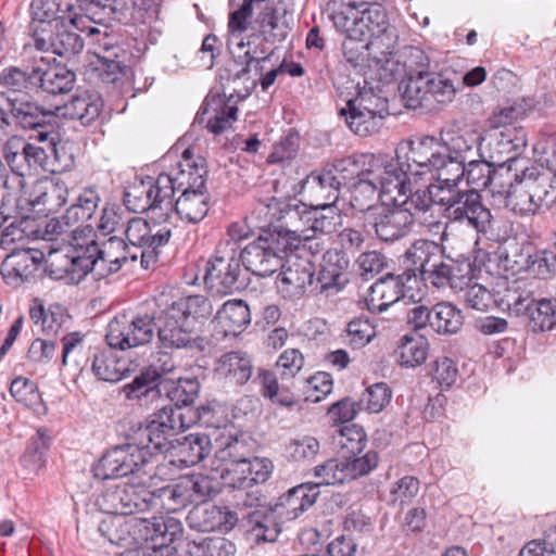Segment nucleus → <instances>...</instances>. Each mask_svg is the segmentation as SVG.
<instances>
[{
	"instance_id": "obj_1",
	"label": "nucleus",
	"mask_w": 556,
	"mask_h": 556,
	"mask_svg": "<svg viewBox=\"0 0 556 556\" xmlns=\"http://www.w3.org/2000/svg\"><path fill=\"white\" fill-rule=\"evenodd\" d=\"M127 241L113 236L101 243L89 241V251L97 256L98 278L117 273L124 265L140 258V265L149 269L157 262L160 249L169 242L172 229L155 220L132 217L125 229Z\"/></svg>"
},
{
	"instance_id": "obj_2",
	"label": "nucleus",
	"mask_w": 556,
	"mask_h": 556,
	"mask_svg": "<svg viewBox=\"0 0 556 556\" xmlns=\"http://www.w3.org/2000/svg\"><path fill=\"white\" fill-rule=\"evenodd\" d=\"M156 333L164 348L203 352L205 340L194 334L198 320L210 317L213 306L204 295H189L157 304Z\"/></svg>"
},
{
	"instance_id": "obj_3",
	"label": "nucleus",
	"mask_w": 556,
	"mask_h": 556,
	"mask_svg": "<svg viewBox=\"0 0 556 556\" xmlns=\"http://www.w3.org/2000/svg\"><path fill=\"white\" fill-rule=\"evenodd\" d=\"M403 264L425 285L437 289L463 290L472 278L473 269L467 260L446 257L443 247L427 239L416 240L405 252Z\"/></svg>"
},
{
	"instance_id": "obj_4",
	"label": "nucleus",
	"mask_w": 556,
	"mask_h": 556,
	"mask_svg": "<svg viewBox=\"0 0 556 556\" xmlns=\"http://www.w3.org/2000/svg\"><path fill=\"white\" fill-rule=\"evenodd\" d=\"M329 18L337 29L352 39L369 40L368 46L381 49L382 54H391L397 41L394 27L389 23L386 10L378 4L359 10L345 0H329L327 3Z\"/></svg>"
},
{
	"instance_id": "obj_5",
	"label": "nucleus",
	"mask_w": 556,
	"mask_h": 556,
	"mask_svg": "<svg viewBox=\"0 0 556 556\" xmlns=\"http://www.w3.org/2000/svg\"><path fill=\"white\" fill-rule=\"evenodd\" d=\"M36 64L24 67L8 66L0 72V112L10 114L13 124L18 127L39 125V121L50 117L46 110L30 96L36 91Z\"/></svg>"
},
{
	"instance_id": "obj_6",
	"label": "nucleus",
	"mask_w": 556,
	"mask_h": 556,
	"mask_svg": "<svg viewBox=\"0 0 556 556\" xmlns=\"http://www.w3.org/2000/svg\"><path fill=\"white\" fill-rule=\"evenodd\" d=\"M509 182H503L493 192L505 195V204L515 214L530 216L548 210L556 202V187L539 166L516 167L508 174Z\"/></svg>"
},
{
	"instance_id": "obj_7",
	"label": "nucleus",
	"mask_w": 556,
	"mask_h": 556,
	"mask_svg": "<svg viewBox=\"0 0 556 556\" xmlns=\"http://www.w3.org/2000/svg\"><path fill=\"white\" fill-rule=\"evenodd\" d=\"M279 212L278 220H283L285 228L295 231L299 236L300 247L318 235H329L337 230L342 223V216L336 203L323 202L307 205L302 202H276L261 204L260 212Z\"/></svg>"
},
{
	"instance_id": "obj_8",
	"label": "nucleus",
	"mask_w": 556,
	"mask_h": 556,
	"mask_svg": "<svg viewBox=\"0 0 556 556\" xmlns=\"http://www.w3.org/2000/svg\"><path fill=\"white\" fill-rule=\"evenodd\" d=\"M300 249L299 236L283 225L263 230L243 249L239 245L241 262L255 276H270L285 268L288 253Z\"/></svg>"
},
{
	"instance_id": "obj_9",
	"label": "nucleus",
	"mask_w": 556,
	"mask_h": 556,
	"mask_svg": "<svg viewBox=\"0 0 556 556\" xmlns=\"http://www.w3.org/2000/svg\"><path fill=\"white\" fill-rule=\"evenodd\" d=\"M501 302L510 314L525 317L532 332L548 331L556 326V299H536L534 283L528 279L509 282Z\"/></svg>"
},
{
	"instance_id": "obj_10",
	"label": "nucleus",
	"mask_w": 556,
	"mask_h": 556,
	"mask_svg": "<svg viewBox=\"0 0 556 556\" xmlns=\"http://www.w3.org/2000/svg\"><path fill=\"white\" fill-rule=\"evenodd\" d=\"M339 114L355 135L365 137L377 132L382 126V121L389 115L388 100L371 87H364L346 101Z\"/></svg>"
},
{
	"instance_id": "obj_11",
	"label": "nucleus",
	"mask_w": 556,
	"mask_h": 556,
	"mask_svg": "<svg viewBox=\"0 0 556 556\" xmlns=\"http://www.w3.org/2000/svg\"><path fill=\"white\" fill-rule=\"evenodd\" d=\"M239 244L220 241L206 263L204 282L212 294L228 295L242 288Z\"/></svg>"
},
{
	"instance_id": "obj_12",
	"label": "nucleus",
	"mask_w": 556,
	"mask_h": 556,
	"mask_svg": "<svg viewBox=\"0 0 556 556\" xmlns=\"http://www.w3.org/2000/svg\"><path fill=\"white\" fill-rule=\"evenodd\" d=\"M440 206L444 216L457 223H466L478 232H486L490 228L492 215L482 203V197L475 189L455 188L438 192Z\"/></svg>"
},
{
	"instance_id": "obj_13",
	"label": "nucleus",
	"mask_w": 556,
	"mask_h": 556,
	"mask_svg": "<svg viewBox=\"0 0 556 556\" xmlns=\"http://www.w3.org/2000/svg\"><path fill=\"white\" fill-rule=\"evenodd\" d=\"M156 329V313L115 316L108 325L105 340L109 346L129 350L152 341Z\"/></svg>"
},
{
	"instance_id": "obj_14",
	"label": "nucleus",
	"mask_w": 556,
	"mask_h": 556,
	"mask_svg": "<svg viewBox=\"0 0 556 556\" xmlns=\"http://www.w3.org/2000/svg\"><path fill=\"white\" fill-rule=\"evenodd\" d=\"M361 224L367 233L374 232L379 240L395 242L410 232L414 213L399 204H381L367 212Z\"/></svg>"
},
{
	"instance_id": "obj_15",
	"label": "nucleus",
	"mask_w": 556,
	"mask_h": 556,
	"mask_svg": "<svg viewBox=\"0 0 556 556\" xmlns=\"http://www.w3.org/2000/svg\"><path fill=\"white\" fill-rule=\"evenodd\" d=\"M235 495L241 519L257 542H274L278 536V529L274 522L273 513L263 505V495L260 489L240 490Z\"/></svg>"
},
{
	"instance_id": "obj_16",
	"label": "nucleus",
	"mask_w": 556,
	"mask_h": 556,
	"mask_svg": "<svg viewBox=\"0 0 556 556\" xmlns=\"http://www.w3.org/2000/svg\"><path fill=\"white\" fill-rule=\"evenodd\" d=\"M172 180L166 173H161L155 179L149 177L140 185L130 187L124 193V204L135 213L161 210L166 213L173 208Z\"/></svg>"
},
{
	"instance_id": "obj_17",
	"label": "nucleus",
	"mask_w": 556,
	"mask_h": 556,
	"mask_svg": "<svg viewBox=\"0 0 556 556\" xmlns=\"http://www.w3.org/2000/svg\"><path fill=\"white\" fill-rule=\"evenodd\" d=\"M45 271L53 279H64L67 282L78 283L88 273L98 277L97 256L89 251V242L80 244L74 254L52 251L45 262Z\"/></svg>"
},
{
	"instance_id": "obj_18",
	"label": "nucleus",
	"mask_w": 556,
	"mask_h": 556,
	"mask_svg": "<svg viewBox=\"0 0 556 556\" xmlns=\"http://www.w3.org/2000/svg\"><path fill=\"white\" fill-rule=\"evenodd\" d=\"M456 89L453 83L444 78L439 71H432L426 76H420L410 83H405L403 99L406 106L417 109L430 106L433 102L446 104L453 101Z\"/></svg>"
},
{
	"instance_id": "obj_19",
	"label": "nucleus",
	"mask_w": 556,
	"mask_h": 556,
	"mask_svg": "<svg viewBox=\"0 0 556 556\" xmlns=\"http://www.w3.org/2000/svg\"><path fill=\"white\" fill-rule=\"evenodd\" d=\"M100 194L96 187L84 188L76 201L65 211L60 219L53 225V231L59 233L71 232L76 240L78 235H90L93 232V225L90 224L96 214ZM52 226L49 224L48 227Z\"/></svg>"
},
{
	"instance_id": "obj_20",
	"label": "nucleus",
	"mask_w": 556,
	"mask_h": 556,
	"mask_svg": "<svg viewBox=\"0 0 556 556\" xmlns=\"http://www.w3.org/2000/svg\"><path fill=\"white\" fill-rule=\"evenodd\" d=\"M106 513L113 515H132L155 509V492L146 488L122 483L108 489L102 494Z\"/></svg>"
},
{
	"instance_id": "obj_21",
	"label": "nucleus",
	"mask_w": 556,
	"mask_h": 556,
	"mask_svg": "<svg viewBox=\"0 0 556 556\" xmlns=\"http://www.w3.org/2000/svg\"><path fill=\"white\" fill-rule=\"evenodd\" d=\"M77 22L65 24L56 23L51 28L36 26L33 31L34 46L40 51H51L63 58L78 54L84 48V40L76 31Z\"/></svg>"
},
{
	"instance_id": "obj_22",
	"label": "nucleus",
	"mask_w": 556,
	"mask_h": 556,
	"mask_svg": "<svg viewBox=\"0 0 556 556\" xmlns=\"http://www.w3.org/2000/svg\"><path fill=\"white\" fill-rule=\"evenodd\" d=\"M415 274L407 266L399 275L387 274L377 280L369 289L366 304L370 312L380 313L396 303L405 295L407 290L416 287Z\"/></svg>"
},
{
	"instance_id": "obj_23",
	"label": "nucleus",
	"mask_w": 556,
	"mask_h": 556,
	"mask_svg": "<svg viewBox=\"0 0 556 556\" xmlns=\"http://www.w3.org/2000/svg\"><path fill=\"white\" fill-rule=\"evenodd\" d=\"M238 106L226 94L207 96L195 116V122L213 135H222L237 121Z\"/></svg>"
},
{
	"instance_id": "obj_24",
	"label": "nucleus",
	"mask_w": 556,
	"mask_h": 556,
	"mask_svg": "<svg viewBox=\"0 0 556 556\" xmlns=\"http://www.w3.org/2000/svg\"><path fill=\"white\" fill-rule=\"evenodd\" d=\"M440 151L434 137H425L418 141L401 142L395 155L412 176L422 177L431 172L433 160Z\"/></svg>"
},
{
	"instance_id": "obj_25",
	"label": "nucleus",
	"mask_w": 556,
	"mask_h": 556,
	"mask_svg": "<svg viewBox=\"0 0 556 556\" xmlns=\"http://www.w3.org/2000/svg\"><path fill=\"white\" fill-rule=\"evenodd\" d=\"M232 429L227 432L216 434L215 442L218 450L215 452L214 459L212 460V470L225 480L232 472L231 469H237L236 465L245 462L249 458V447L244 440L243 434L238 435L232 433Z\"/></svg>"
},
{
	"instance_id": "obj_26",
	"label": "nucleus",
	"mask_w": 556,
	"mask_h": 556,
	"mask_svg": "<svg viewBox=\"0 0 556 556\" xmlns=\"http://www.w3.org/2000/svg\"><path fill=\"white\" fill-rule=\"evenodd\" d=\"M527 135L523 128L504 127L494 136L491 147L490 159L493 163L503 167L507 165V174L513 173V168L518 167L521 161L519 157L527 148Z\"/></svg>"
},
{
	"instance_id": "obj_27",
	"label": "nucleus",
	"mask_w": 556,
	"mask_h": 556,
	"mask_svg": "<svg viewBox=\"0 0 556 556\" xmlns=\"http://www.w3.org/2000/svg\"><path fill=\"white\" fill-rule=\"evenodd\" d=\"M43 253L38 250H15L7 255L0 274L8 285L17 286L34 278L42 266Z\"/></svg>"
},
{
	"instance_id": "obj_28",
	"label": "nucleus",
	"mask_w": 556,
	"mask_h": 556,
	"mask_svg": "<svg viewBox=\"0 0 556 556\" xmlns=\"http://www.w3.org/2000/svg\"><path fill=\"white\" fill-rule=\"evenodd\" d=\"M206 175L205 160L200 155L194 156L190 148L186 149L177 164V172L167 174L172 180L173 195L176 191L206 190Z\"/></svg>"
},
{
	"instance_id": "obj_29",
	"label": "nucleus",
	"mask_w": 556,
	"mask_h": 556,
	"mask_svg": "<svg viewBox=\"0 0 556 556\" xmlns=\"http://www.w3.org/2000/svg\"><path fill=\"white\" fill-rule=\"evenodd\" d=\"M315 265L309 260L296 258L276 279L278 292L285 299L301 298L314 283Z\"/></svg>"
},
{
	"instance_id": "obj_30",
	"label": "nucleus",
	"mask_w": 556,
	"mask_h": 556,
	"mask_svg": "<svg viewBox=\"0 0 556 556\" xmlns=\"http://www.w3.org/2000/svg\"><path fill=\"white\" fill-rule=\"evenodd\" d=\"M254 23L264 41L282 42L292 29L293 15L286 8L266 2L257 13Z\"/></svg>"
},
{
	"instance_id": "obj_31",
	"label": "nucleus",
	"mask_w": 556,
	"mask_h": 556,
	"mask_svg": "<svg viewBox=\"0 0 556 556\" xmlns=\"http://www.w3.org/2000/svg\"><path fill=\"white\" fill-rule=\"evenodd\" d=\"M161 375L154 367L141 370L131 382L122 388V392L129 401H136L141 406H149L162 399L163 388Z\"/></svg>"
},
{
	"instance_id": "obj_32",
	"label": "nucleus",
	"mask_w": 556,
	"mask_h": 556,
	"mask_svg": "<svg viewBox=\"0 0 556 556\" xmlns=\"http://www.w3.org/2000/svg\"><path fill=\"white\" fill-rule=\"evenodd\" d=\"M189 526L201 532L231 529L239 517L237 513L228 511L226 507L204 503L193 507L187 517Z\"/></svg>"
},
{
	"instance_id": "obj_33",
	"label": "nucleus",
	"mask_w": 556,
	"mask_h": 556,
	"mask_svg": "<svg viewBox=\"0 0 556 556\" xmlns=\"http://www.w3.org/2000/svg\"><path fill=\"white\" fill-rule=\"evenodd\" d=\"M215 374L225 384L229 387H241L251 379L253 363L245 352H227L218 358Z\"/></svg>"
},
{
	"instance_id": "obj_34",
	"label": "nucleus",
	"mask_w": 556,
	"mask_h": 556,
	"mask_svg": "<svg viewBox=\"0 0 556 556\" xmlns=\"http://www.w3.org/2000/svg\"><path fill=\"white\" fill-rule=\"evenodd\" d=\"M236 467L237 469H231L232 472L223 481L226 485L240 490L266 482L274 468L270 459L261 457H249Z\"/></svg>"
},
{
	"instance_id": "obj_35",
	"label": "nucleus",
	"mask_w": 556,
	"mask_h": 556,
	"mask_svg": "<svg viewBox=\"0 0 556 556\" xmlns=\"http://www.w3.org/2000/svg\"><path fill=\"white\" fill-rule=\"evenodd\" d=\"M72 0H33L30 12L36 26L51 28L53 23L68 22L73 25L78 21L77 14H72Z\"/></svg>"
},
{
	"instance_id": "obj_36",
	"label": "nucleus",
	"mask_w": 556,
	"mask_h": 556,
	"mask_svg": "<svg viewBox=\"0 0 556 556\" xmlns=\"http://www.w3.org/2000/svg\"><path fill=\"white\" fill-rule=\"evenodd\" d=\"M213 323L216 333L236 337L250 325V308L243 300L227 301L218 309Z\"/></svg>"
},
{
	"instance_id": "obj_37",
	"label": "nucleus",
	"mask_w": 556,
	"mask_h": 556,
	"mask_svg": "<svg viewBox=\"0 0 556 556\" xmlns=\"http://www.w3.org/2000/svg\"><path fill=\"white\" fill-rule=\"evenodd\" d=\"M56 115L51 111L50 117L39 121V125L31 127H22L27 130H36L37 136L34 138L35 141H28V165L29 176L38 173L39 170L48 172L49 163V139L51 138V127L53 122L56 119Z\"/></svg>"
},
{
	"instance_id": "obj_38",
	"label": "nucleus",
	"mask_w": 556,
	"mask_h": 556,
	"mask_svg": "<svg viewBox=\"0 0 556 556\" xmlns=\"http://www.w3.org/2000/svg\"><path fill=\"white\" fill-rule=\"evenodd\" d=\"M433 162L434 164H432L429 175L433 179L431 185L437 188L434 189V194L445 189L460 187L465 178L466 164L446 155L442 151L434 157Z\"/></svg>"
},
{
	"instance_id": "obj_39",
	"label": "nucleus",
	"mask_w": 556,
	"mask_h": 556,
	"mask_svg": "<svg viewBox=\"0 0 556 556\" xmlns=\"http://www.w3.org/2000/svg\"><path fill=\"white\" fill-rule=\"evenodd\" d=\"M27 148L28 140L20 136H12L7 140L2 149L3 159L14 174L10 176V185L15 188L16 199L23 186V178L29 176Z\"/></svg>"
},
{
	"instance_id": "obj_40",
	"label": "nucleus",
	"mask_w": 556,
	"mask_h": 556,
	"mask_svg": "<svg viewBox=\"0 0 556 556\" xmlns=\"http://www.w3.org/2000/svg\"><path fill=\"white\" fill-rule=\"evenodd\" d=\"M94 477L101 480L138 475L125 444L109 450L93 467Z\"/></svg>"
},
{
	"instance_id": "obj_41",
	"label": "nucleus",
	"mask_w": 556,
	"mask_h": 556,
	"mask_svg": "<svg viewBox=\"0 0 556 556\" xmlns=\"http://www.w3.org/2000/svg\"><path fill=\"white\" fill-rule=\"evenodd\" d=\"M103 110V100L96 91L84 90L74 94L64 105V115L84 126L92 124Z\"/></svg>"
},
{
	"instance_id": "obj_42",
	"label": "nucleus",
	"mask_w": 556,
	"mask_h": 556,
	"mask_svg": "<svg viewBox=\"0 0 556 556\" xmlns=\"http://www.w3.org/2000/svg\"><path fill=\"white\" fill-rule=\"evenodd\" d=\"M318 496V484L302 483L280 495L276 506L285 509L288 519H295L312 507Z\"/></svg>"
},
{
	"instance_id": "obj_43",
	"label": "nucleus",
	"mask_w": 556,
	"mask_h": 556,
	"mask_svg": "<svg viewBox=\"0 0 556 556\" xmlns=\"http://www.w3.org/2000/svg\"><path fill=\"white\" fill-rule=\"evenodd\" d=\"M36 92L66 93L74 87L76 75L65 66L36 64Z\"/></svg>"
},
{
	"instance_id": "obj_44",
	"label": "nucleus",
	"mask_w": 556,
	"mask_h": 556,
	"mask_svg": "<svg viewBox=\"0 0 556 556\" xmlns=\"http://www.w3.org/2000/svg\"><path fill=\"white\" fill-rule=\"evenodd\" d=\"M113 350L109 346V349L97 351L92 355L91 370L99 380L117 382L132 371L127 362L118 358Z\"/></svg>"
},
{
	"instance_id": "obj_45",
	"label": "nucleus",
	"mask_w": 556,
	"mask_h": 556,
	"mask_svg": "<svg viewBox=\"0 0 556 556\" xmlns=\"http://www.w3.org/2000/svg\"><path fill=\"white\" fill-rule=\"evenodd\" d=\"M349 261L344 254L338 250H329L323 256L320 270L317 277V283L320 291H339L344 285L343 271L348 267Z\"/></svg>"
},
{
	"instance_id": "obj_46",
	"label": "nucleus",
	"mask_w": 556,
	"mask_h": 556,
	"mask_svg": "<svg viewBox=\"0 0 556 556\" xmlns=\"http://www.w3.org/2000/svg\"><path fill=\"white\" fill-rule=\"evenodd\" d=\"M483 137L477 130H464L452 135L444 141V151L448 156L462 161L464 164L480 153Z\"/></svg>"
},
{
	"instance_id": "obj_47",
	"label": "nucleus",
	"mask_w": 556,
	"mask_h": 556,
	"mask_svg": "<svg viewBox=\"0 0 556 556\" xmlns=\"http://www.w3.org/2000/svg\"><path fill=\"white\" fill-rule=\"evenodd\" d=\"M173 207L182 220L198 224L210 211V195L206 190H184Z\"/></svg>"
},
{
	"instance_id": "obj_48",
	"label": "nucleus",
	"mask_w": 556,
	"mask_h": 556,
	"mask_svg": "<svg viewBox=\"0 0 556 556\" xmlns=\"http://www.w3.org/2000/svg\"><path fill=\"white\" fill-rule=\"evenodd\" d=\"M178 462L190 467L203 460L212 450L211 435L206 433H190L181 440H177L174 446Z\"/></svg>"
},
{
	"instance_id": "obj_49",
	"label": "nucleus",
	"mask_w": 556,
	"mask_h": 556,
	"mask_svg": "<svg viewBox=\"0 0 556 556\" xmlns=\"http://www.w3.org/2000/svg\"><path fill=\"white\" fill-rule=\"evenodd\" d=\"M351 192L350 204L359 213V222L365 218L367 212L378 208L377 201L380 200V192L376 179L363 176L349 187Z\"/></svg>"
},
{
	"instance_id": "obj_50",
	"label": "nucleus",
	"mask_w": 556,
	"mask_h": 556,
	"mask_svg": "<svg viewBox=\"0 0 556 556\" xmlns=\"http://www.w3.org/2000/svg\"><path fill=\"white\" fill-rule=\"evenodd\" d=\"M374 162V154H355L334 161L330 164L340 186L350 187L363 176L369 177V165Z\"/></svg>"
},
{
	"instance_id": "obj_51",
	"label": "nucleus",
	"mask_w": 556,
	"mask_h": 556,
	"mask_svg": "<svg viewBox=\"0 0 556 556\" xmlns=\"http://www.w3.org/2000/svg\"><path fill=\"white\" fill-rule=\"evenodd\" d=\"M429 352V342L424 336L405 334L395 350L396 361L403 368H416L422 365Z\"/></svg>"
},
{
	"instance_id": "obj_52",
	"label": "nucleus",
	"mask_w": 556,
	"mask_h": 556,
	"mask_svg": "<svg viewBox=\"0 0 556 556\" xmlns=\"http://www.w3.org/2000/svg\"><path fill=\"white\" fill-rule=\"evenodd\" d=\"M493 161L489 162L485 160H477L475 157L470 159L466 163V187L467 189L478 190L479 188H492L498 189V186L502 182H498L500 176L494 169Z\"/></svg>"
},
{
	"instance_id": "obj_53",
	"label": "nucleus",
	"mask_w": 556,
	"mask_h": 556,
	"mask_svg": "<svg viewBox=\"0 0 556 556\" xmlns=\"http://www.w3.org/2000/svg\"><path fill=\"white\" fill-rule=\"evenodd\" d=\"M304 187L318 194L326 202L336 203L340 197V181L337 180L330 164L320 172L311 173L304 180Z\"/></svg>"
},
{
	"instance_id": "obj_54",
	"label": "nucleus",
	"mask_w": 556,
	"mask_h": 556,
	"mask_svg": "<svg viewBox=\"0 0 556 556\" xmlns=\"http://www.w3.org/2000/svg\"><path fill=\"white\" fill-rule=\"evenodd\" d=\"M464 324L462 312L451 303L441 302L432 306L431 330L438 334H453Z\"/></svg>"
},
{
	"instance_id": "obj_55",
	"label": "nucleus",
	"mask_w": 556,
	"mask_h": 556,
	"mask_svg": "<svg viewBox=\"0 0 556 556\" xmlns=\"http://www.w3.org/2000/svg\"><path fill=\"white\" fill-rule=\"evenodd\" d=\"M163 393L174 404L176 408L182 410L184 407L190 409L198 397L200 384L194 378H180L177 381H163Z\"/></svg>"
},
{
	"instance_id": "obj_56",
	"label": "nucleus",
	"mask_w": 556,
	"mask_h": 556,
	"mask_svg": "<svg viewBox=\"0 0 556 556\" xmlns=\"http://www.w3.org/2000/svg\"><path fill=\"white\" fill-rule=\"evenodd\" d=\"M404 65L406 67V79L400 85V90H404L405 83H410L420 76H426L432 71H439V63L418 47H408L405 51Z\"/></svg>"
},
{
	"instance_id": "obj_57",
	"label": "nucleus",
	"mask_w": 556,
	"mask_h": 556,
	"mask_svg": "<svg viewBox=\"0 0 556 556\" xmlns=\"http://www.w3.org/2000/svg\"><path fill=\"white\" fill-rule=\"evenodd\" d=\"M274 55V51L266 54L265 49L258 48L255 50L243 51V53L233 52L235 63L241 66L240 70L233 74V79H243L248 77L252 71H254L256 76L261 77L266 70V64L273 60Z\"/></svg>"
},
{
	"instance_id": "obj_58",
	"label": "nucleus",
	"mask_w": 556,
	"mask_h": 556,
	"mask_svg": "<svg viewBox=\"0 0 556 556\" xmlns=\"http://www.w3.org/2000/svg\"><path fill=\"white\" fill-rule=\"evenodd\" d=\"M136 434L143 443L150 445L157 455L168 451L172 446L170 439L175 437L170 431V426L164 425L163 421H159L154 416L148 425L140 428Z\"/></svg>"
},
{
	"instance_id": "obj_59",
	"label": "nucleus",
	"mask_w": 556,
	"mask_h": 556,
	"mask_svg": "<svg viewBox=\"0 0 556 556\" xmlns=\"http://www.w3.org/2000/svg\"><path fill=\"white\" fill-rule=\"evenodd\" d=\"M11 395L26 407L37 414L46 413L47 407L42 401L37 384L25 377L15 378L10 386Z\"/></svg>"
},
{
	"instance_id": "obj_60",
	"label": "nucleus",
	"mask_w": 556,
	"mask_h": 556,
	"mask_svg": "<svg viewBox=\"0 0 556 556\" xmlns=\"http://www.w3.org/2000/svg\"><path fill=\"white\" fill-rule=\"evenodd\" d=\"M157 502L155 509L162 508L167 513H175L181 510L187 505L191 504L190 494L188 489L185 488L181 480L172 485H166L155 492Z\"/></svg>"
},
{
	"instance_id": "obj_61",
	"label": "nucleus",
	"mask_w": 556,
	"mask_h": 556,
	"mask_svg": "<svg viewBox=\"0 0 556 556\" xmlns=\"http://www.w3.org/2000/svg\"><path fill=\"white\" fill-rule=\"evenodd\" d=\"M194 412V424L213 430L223 429L227 432L233 427L229 425L226 409L216 401L199 406Z\"/></svg>"
},
{
	"instance_id": "obj_62",
	"label": "nucleus",
	"mask_w": 556,
	"mask_h": 556,
	"mask_svg": "<svg viewBox=\"0 0 556 556\" xmlns=\"http://www.w3.org/2000/svg\"><path fill=\"white\" fill-rule=\"evenodd\" d=\"M49 445L50 435L48 429L39 428L31 438L26 452L21 457L22 465L29 471L37 472L43 464V456Z\"/></svg>"
},
{
	"instance_id": "obj_63",
	"label": "nucleus",
	"mask_w": 556,
	"mask_h": 556,
	"mask_svg": "<svg viewBox=\"0 0 556 556\" xmlns=\"http://www.w3.org/2000/svg\"><path fill=\"white\" fill-rule=\"evenodd\" d=\"M367 442L364 429L355 424L343 426L337 437V443L341 448L343 457L362 454L366 450Z\"/></svg>"
},
{
	"instance_id": "obj_64",
	"label": "nucleus",
	"mask_w": 556,
	"mask_h": 556,
	"mask_svg": "<svg viewBox=\"0 0 556 556\" xmlns=\"http://www.w3.org/2000/svg\"><path fill=\"white\" fill-rule=\"evenodd\" d=\"M277 374L269 369H260L257 379L262 387L263 396L268 397L274 404L281 406H292L294 399L291 393L279 387Z\"/></svg>"
}]
</instances>
